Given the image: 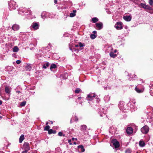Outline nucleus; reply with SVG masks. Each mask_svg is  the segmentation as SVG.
Masks as SVG:
<instances>
[{
	"instance_id": "obj_49",
	"label": "nucleus",
	"mask_w": 153,
	"mask_h": 153,
	"mask_svg": "<svg viewBox=\"0 0 153 153\" xmlns=\"http://www.w3.org/2000/svg\"><path fill=\"white\" fill-rule=\"evenodd\" d=\"M70 140H69V141H68L69 142H70Z\"/></svg>"
},
{
	"instance_id": "obj_45",
	"label": "nucleus",
	"mask_w": 153,
	"mask_h": 153,
	"mask_svg": "<svg viewBox=\"0 0 153 153\" xmlns=\"http://www.w3.org/2000/svg\"><path fill=\"white\" fill-rule=\"evenodd\" d=\"M72 139L73 140H74V139H75V138H72Z\"/></svg>"
},
{
	"instance_id": "obj_9",
	"label": "nucleus",
	"mask_w": 153,
	"mask_h": 153,
	"mask_svg": "<svg viewBox=\"0 0 153 153\" xmlns=\"http://www.w3.org/2000/svg\"><path fill=\"white\" fill-rule=\"evenodd\" d=\"M32 27L35 30H37L38 29L39 26L38 24L36 23H33L32 25Z\"/></svg>"
},
{
	"instance_id": "obj_16",
	"label": "nucleus",
	"mask_w": 153,
	"mask_h": 153,
	"mask_svg": "<svg viewBox=\"0 0 153 153\" xmlns=\"http://www.w3.org/2000/svg\"><path fill=\"white\" fill-rule=\"evenodd\" d=\"M24 139V135L22 134L19 138V143H21Z\"/></svg>"
},
{
	"instance_id": "obj_39",
	"label": "nucleus",
	"mask_w": 153,
	"mask_h": 153,
	"mask_svg": "<svg viewBox=\"0 0 153 153\" xmlns=\"http://www.w3.org/2000/svg\"><path fill=\"white\" fill-rule=\"evenodd\" d=\"M2 101L1 100H0V105H1L2 103Z\"/></svg>"
},
{
	"instance_id": "obj_42",
	"label": "nucleus",
	"mask_w": 153,
	"mask_h": 153,
	"mask_svg": "<svg viewBox=\"0 0 153 153\" xmlns=\"http://www.w3.org/2000/svg\"><path fill=\"white\" fill-rule=\"evenodd\" d=\"M78 120V118H76L75 119V120L76 121H77Z\"/></svg>"
},
{
	"instance_id": "obj_21",
	"label": "nucleus",
	"mask_w": 153,
	"mask_h": 153,
	"mask_svg": "<svg viewBox=\"0 0 153 153\" xmlns=\"http://www.w3.org/2000/svg\"><path fill=\"white\" fill-rule=\"evenodd\" d=\"M78 147L79 148H81V150L82 152H83L85 151V150L82 145H79L78 146Z\"/></svg>"
},
{
	"instance_id": "obj_8",
	"label": "nucleus",
	"mask_w": 153,
	"mask_h": 153,
	"mask_svg": "<svg viewBox=\"0 0 153 153\" xmlns=\"http://www.w3.org/2000/svg\"><path fill=\"white\" fill-rule=\"evenodd\" d=\"M123 19L126 21H130L131 19V18L130 16H125L123 17Z\"/></svg>"
},
{
	"instance_id": "obj_47",
	"label": "nucleus",
	"mask_w": 153,
	"mask_h": 153,
	"mask_svg": "<svg viewBox=\"0 0 153 153\" xmlns=\"http://www.w3.org/2000/svg\"><path fill=\"white\" fill-rule=\"evenodd\" d=\"M74 144H76V143H75V142H74Z\"/></svg>"
},
{
	"instance_id": "obj_50",
	"label": "nucleus",
	"mask_w": 153,
	"mask_h": 153,
	"mask_svg": "<svg viewBox=\"0 0 153 153\" xmlns=\"http://www.w3.org/2000/svg\"><path fill=\"white\" fill-rule=\"evenodd\" d=\"M76 140H77V139H75Z\"/></svg>"
},
{
	"instance_id": "obj_29",
	"label": "nucleus",
	"mask_w": 153,
	"mask_h": 153,
	"mask_svg": "<svg viewBox=\"0 0 153 153\" xmlns=\"http://www.w3.org/2000/svg\"><path fill=\"white\" fill-rule=\"evenodd\" d=\"M80 91V89L79 88H77L75 91V92L76 93H78Z\"/></svg>"
},
{
	"instance_id": "obj_33",
	"label": "nucleus",
	"mask_w": 153,
	"mask_h": 153,
	"mask_svg": "<svg viewBox=\"0 0 153 153\" xmlns=\"http://www.w3.org/2000/svg\"><path fill=\"white\" fill-rule=\"evenodd\" d=\"M58 134V135H59L60 136H61L63 135V133L62 132H59Z\"/></svg>"
},
{
	"instance_id": "obj_3",
	"label": "nucleus",
	"mask_w": 153,
	"mask_h": 153,
	"mask_svg": "<svg viewBox=\"0 0 153 153\" xmlns=\"http://www.w3.org/2000/svg\"><path fill=\"white\" fill-rule=\"evenodd\" d=\"M114 27L117 30H121L123 28L122 23L121 22H117L115 24Z\"/></svg>"
},
{
	"instance_id": "obj_41",
	"label": "nucleus",
	"mask_w": 153,
	"mask_h": 153,
	"mask_svg": "<svg viewBox=\"0 0 153 153\" xmlns=\"http://www.w3.org/2000/svg\"><path fill=\"white\" fill-rule=\"evenodd\" d=\"M81 98H82V97H78V99H81Z\"/></svg>"
},
{
	"instance_id": "obj_13",
	"label": "nucleus",
	"mask_w": 153,
	"mask_h": 153,
	"mask_svg": "<svg viewBox=\"0 0 153 153\" xmlns=\"http://www.w3.org/2000/svg\"><path fill=\"white\" fill-rule=\"evenodd\" d=\"M76 10H73V12L71 13L70 14V16L71 17H73L76 15Z\"/></svg>"
},
{
	"instance_id": "obj_10",
	"label": "nucleus",
	"mask_w": 153,
	"mask_h": 153,
	"mask_svg": "<svg viewBox=\"0 0 153 153\" xmlns=\"http://www.w3.org/2000/svg\"><path fill=\"white\" fill-rule=\"evenodd\" d=\"M96 25L97 27L99 29H100L102 28V23H97Z\"/></svg>"
},
{
	"instance_id": "obj_20",
	"label": "nucleus",
	"mask_w": 153,
	"mask_h": 153,
	"mask_svg": "<svg viewBox=\"0 0 153 153\" xmlns=\"http://www.w3.org/2000/svg\"><path fill=\"white\" fill-rule=\"evenodd\" d=\"M135 89L137 92L139 93H141L143 92V90H140L137 88V87L135 88Z\"/></svg>"
},
{
	"instance_id": "obj_24",
	"label": "nucleus",
	"mask_w": 153,
	"mask_h": 153,
	"mask_svg": "<svg viewBox=\"0 0 153 153\" xmlns=\"http://www.w3.org/2000/svg\"><path fill=\"white\" fill-rule=\"evenodd\" d=\"M90 37L91 39H94L96 37V36L94 34H92L91 35Z\"/></svg>"
},
{
	"instance_id": "obj_22",
	"label": "nucleus",
	"mask_w": 153,
	"mask_h": 153,
	"mask_svg": "<svg viewBox=\"0 0 153 153\" xmlns=\"http://www.w3.org/2000/svg\"><path fill=\"white\" fill-rule=\"evenodd\" d=\"M98 19L96 17H94L92 19V21L93 23H95L97 22Z\"/></svg>"
},
{
	"instance_id": "obj_11",
	"label": "nucleus",
	"mask_w": 153,
	"mask_h": 153,
	"mask_svg": "<svg viewBox=\"0 0 153 153\" xmlns=\"http://www.w3.org/2000/svg\"><path fill=\"white\" fill-rule=\"evenodd\" d=\"M19 28V26L18 25H13L12 26V29L14 30H18Z\"/></svg>"
},
{
	"instance_id": "obj_14",
	"label": "nucleus",
	"mask_w": 153,
	"mask_h": 153,
	"mask_svg": "<svg viewBox=\"0 0 153 153\" xmlns=\"http://www.w3.org/2000/svg\"><path fill=\"white\" fill-rule=\"evenodd\" d=\"M18 51V48L16 46H15L13 49V51L14 52H17Z\"/></svg>"
},
{
	"instance_id": "obj_2",
	"label": "nucleus",
	"mask_w": 153,
	"mask_h": 153,
	"mask_svg": "<svg viewBox=\"0 0 153 153\" xmlns=\"http://www.w3.org/2000/svg\"><path fill=\"white\" fill-rule=\"evenodd\" d=\"M96 96V95L94 94H90L87 95V100L88 101H92Z\"/></svg>"
},
{
	"instance_id": "obj_38",
	"label": "nucleus",
	"mask_w": 153,
	"mask_h": 153,
	"mask_svg": "<svg viewBox=\"0 0 153 153\" xmlns=\"http://www.w3.org/2000/svg\"><path fill=\"white\" fill-rule=\"evenodd\" d=\"M75 46L76 47H78L79 46V45H75Z\"/></svg>"
},
{
	"instance_id": "obj_34",
	"label": "nucleus",
	"mask_w": 153,
	"mask_h": 153,
	"mask_svg": "<svg viewBox=\"0 0 153 153\" xmlns=\"http://www.w3.org/2000/svg\"><path fill=\"white\" fill-rule=\"evenodd\" d=\"M16 62L17 64H19L21 63V61L20 60H17L16 61Z\"/></svg>"
},
{
	"instance_id": "obj_23",
	"label": "nucleus",
	"mask_w": 153,
	"mask_h": 153,
	"mask_svg": "<svg viewBox=\"0 0 153 153\" xmlns=\"http://www.w3.org/2000/svg\"><path fill=\"white\" fill-rule=\"evenodd\" d=\"M56 67V65L55 64L51 65L50 67V69L51 70L53 68H55Z\"/></svg>"
},
{
	"instance_id": "obj_4",
	"label": "nucleus",
	"mask_w": 153,
	"mask_h": 153,
	"mask_svg": "<svg viewBox=\"0 0 153 153\" xmlns=\"http://www.w3.org/2000/svg\"><path fill=\"white\" fill-rule=\"evenodd\" d=\"M111 142L115 148H118L119 147V143L116 139L112 140Z\"/></svg>"
},
{
	"instance_id": "obj_27",
	"label": "nucleus",
	"mask_w": 153,
	"mask_h": 153,
	"mask_svg": "<svg viewBox=\"0 0 153 153\" xmlns=\"http://www.w3.org/2000/svg\"><path fill=\"white\" fill-rule=\"evenodd\" d=\"M149 2L151 6L153 5V0H149Z\"/></svg>"
},
{
	"instance_id": "obj_48",
	"label": "nucleus",
	"mask_w": 153,
	"mask_h": 153,
	"mask_svg": "<svg viewBox=\"0 0 153 153\" xmlns=\"http://www.w3.org/2000/svg\"><path fill=\"white\" fill-rule=\"evenodd\" d=\"M51 123L52 124L53 123V122L52 121H51Z\"/></svg>"
},
{
	"instance_id": "obj_37",
	"label": "nucleus",
	"mask_w": 153,
	"mask_h": 153,
	"mask_svg": "<svg viewBox=\"0 0 153 153\" xmlns=\"http://www.w3.org/2000/svg\"><path fill=\"white\" fill-rule=\"evenodd\" d=\"M54 2L55 4H56L57 3V0H54Z\"/></svg>"
},
{
	"instance_id": "obj_43",
	"label": "nucleus",
	"mask_w": 153,
	"mask_h": 153,
	"mask_svg": "<svg viewBox=\"0 0 153 153\" xmlns=\"http://www.w3.org/2000/svg\"><path fill=\"white\" fill-rule=\"evenodd\" d=\"M117 52V50H115L114 51V53H115Z\"/></svg>"
},
{
	"instance_id": "obj_25",
	"label": "nucleus",
	"mask_w": 153,
	"mask_h": 153,
	"mask_svg": "<svg viewBox=\"0 0 153 153\" xmlns=\"http://www.w3.org/2000/svg\"><path fill=\"white\" fill-rule=\"evenodd\" d=\"M131 149H128L125 151V153H131Z\"/></svg>"
},
{
	"instance_id": "obj_36",
	"label": "nucleus",
	"mask_w": 153,
	"mask_h": 153,
	"mask_svg": "<svg viewBox=\"0 0 153 153\" xmlns=\"http://www.w3.org/2000/svg\"><path fill=\"white\" fill-rule=\"evenodd\" d=\"M20 92H21L20 91H16V93H17L19 94V93H20Z\"/></svg>"
},
{
	"instance_id": "obj_46",
	"label": "nucleus",
	"mask_w": 153,
	"mask_h": 153,
	"mask_svg": "<svg viewBox=\"0 0 153 153\" xmlns=\"http://www.w3.org/2000/svg\"><path fill=\"white\" fill-rule=\"evenodd\" d=\"M48 122H47V123H46V125H47L48 124Z\"/></svg>"
},
{
	"instance_id": "obj_19",
	"label": "nucleus",
	"mask_w": 153,
	"mask_h": 153,
	"mask_svg": "<svg viewBox=\"0 0 153 153\" xmlns=\"http://www.w3.org/2000/svg\"><path fill=\"white\" fill-rule=\"evenodd\" d=\"M26 70V71H30L31 69V66L29 65H27L25 67Z\"/></svg>"
},
{
	"instance_id": "obj_17",
	"label": "nucleus",
	"mask_w": 153,
	"mask_h": 153,
	"mask_svg": "<svg viewBox=\"0 0 153 153\" xmlns=\"http://www.w3.org/2000/svg\"><path fill=\"white\" fill-rule=\"evenodd\" d=\"M139 145L140 146L143 147L144 146L145 144L143 141H140L139 143Z\"/></svg>"
},
{
	"instance_id": "obj_1",
	"label": "nucleus",
	"mask_w": 153,
	"mask_h": 153,
	"mask_svg": "<svg viewBox=\"0 0 153 153\" xmlns=\"http://www.w3.org/2000/svg\"><path fill=\"white\" fill-rule=\"evenodd\" d=\"M149 128L148 126H145L141 129V131L142 132L145 134H146L149 132Z\"/></svg>"
},
{
	"instance_id": "obj_18",
	"label": "nucleus",
	"mask_w": 153,
	"mask_h": 153,
	"mask_svg": "<svg viewBox=\"0 0 153 153\" xmlns=\"http://www.w3.org/2000/svg\"><path fill=\"white\" fill-rule=\"evenodd\" d=\"M49 63L48 62H46L45 63V64H44L43 65V68L45 69L47 67H48L49 65Z\"/></svg>"
},
{
	"instance_id": "obj_40",
	"label": "nucleus",
	"mask_w": 153,
	"mask_h": 153,
	"mask_svg": "<svg viewBox=\"0 0 153 153\" xmlns=\"http://www.w3.org/2000/svg\"><path fill=\"white\" fill-rule=\"evenodd\" d=\"M56 132V131H53V133H54V134H55V133Z\"/></svg>"
},
{
	"instance_id": "obj_12",
	"label": "nucleus",
	"mask_w": 153,
	"mask_h": 153,
	"mask_svg": "<svg viewBox=\"0 0 153 153\" xmlns=\"http://www.w3.org/2000/svg\"><path fill=\"white\" fill-rule=\"evenodd\" d=\"M5 91L6 93L8 94L9 95L10 94V88L7 87L5 88Z\"/></svg>"
},
{
	"instance_id": "obj_5",
	"label": "nucleus",
	"mask_w": 153,
	"mask_h": 153,
	"mask_svg": "<svg viewBox=\"0 0 153 153\" xmlns=\"http://www.w3.org/2000/svg\"><path fill=\"white\" fill-rule=\"evenodd\" d=\"M139 6L145 9L150 10L151 9V7L149 6L148 5H146V4L143 3H141L140 4Z\"/></svg>"
},
{
	"instance_id": "obj_35",
	"label": "nucleus",
	"mask_w": 153,
	"mask_h": 153,
	"mask_svg": "<svg viewBox=\"0 0 153 153\" xmlns=\"http://www.w3.org/2000/svg\"><path fill=\"white\" fill-rule=\"evenodd\" d=\"M27 150H25V151L22 152V153H27Z\"/></svg>"
},
{
	"instance_id": "obj_7",
	"label": "nucleus",
	"mask_w": 153,
	"mask_h": 153,
	"mask_svg": "<svg viewBox=\"0 0 153 153\" xmlns=\"http://www.w3.org/2000/svg\"><path fill=\"white\" fill-rule=\"evenodd\" d=\"M126 132L127 134H130L133 132V129L131 127H129L127 128L126 130Z\"/></svg>"
},
{
	"instance_id": "obj_15",
	"label": "nucleus",
	"mask_w": 153,
	"mask_h": 153,
	"mask_svg": "<svg viewBox=\"0 0 153 153\" xmlns=\"http://www.w3.org/2000/svg\"><path fill=\"white\" fill-rule=\"evenodd\" d=\"M110 55L111 57H113V58H114L117 56V55L116 54H114V52H111L110 53Z\"/></svg>"
},
{
	"instance_id": "obj_26",
	"label": "nucleus",
	"mask_w": 153,
	"mask_h": 153,
	"mask_svg": "<svg viewBox=\"0 0 153 153\" xmlns=\"http://www.w3.org/2000/svg\"><path fill=\"white\" fill-rule=\"evenodd\" d=\"M50 126H47L45 128L44 130L46 131H48L49 130L50 128Z\"/></svg>"
},
{
	"instance_id": "obj_6",
	"label": "nucleus",
	"mask_w": 153,
	"mask_h": 153,
	"mask_svg": "<svg viewBox=\"0 0 153 153\" xmlns=\"http://www.w3.org/2000/svg\"><path fill=\"white\" fill-rule=\"evenodd\" d=\"M23 147L25 150L28 151L30 149V147L29 146V144L27 143H24L23 146Z\"/></svg>"
},
{
	"instance_id": "obj_31",
	"label": "nucleus",
	"mask_w": 153,
	"mask_h": 153,
	"mask_svg": "<svg viewBox=\"0 0 153 153\" xmlns=\"http://www.w3.org/2000/svg\"><path fill=\"white\" fill-rule=\"evenodd\" d=\"M79 46L80 47H82L84 46L83 44L81 42L79 43Z\"/></svg>"
},
{
	"instance_id": "obj_32",
	"label": "nucleus",
	"mask_w": 153,
	"mask_h": 153,
	"mask_svg": "<svg viewBox=\"0 0 153 153\" xmlns=\"http://www.w3.org/2000/svg\"><path fill=\"white\" fill-rule=\"evenodd\" d=\"M82 129L83 130H85L86 129V127L85 125H83L82 126Z\"/></svg>"
},
{
	"instance_id": "obj_51",
	"label": "nucleus",
	"mask_w": 153,
	"mask_h": 153,
	"mask_svg": "<svg viewBox=\"0 0 153 153\" xmlns=\"http://www.w3.org/2000/svg\"><path fill=\"white\" fill-rule=\"evenodd\" d=\"M1 117H0V118H1Z\"/></svg>"
},
{
	"instance_id": "obj_30",
	"label": "nucleus",
	"mask_w": 153,
	"mask_h": 153,
	"mask_svg": "<svg viewBox=\"0 0 153 153\" xmlns=\"http://www.w3.org/2000/svg\"><path fill=\"white\" fill-rule=\"evenodd\" d=\"M53 131L52 129L49 130L48 131L49 134H51L53 133Z\"/></svg>"
},
{
	"instance_id": "obj_44",
	"label": "nucleus",
	"mask_w": 153,
	"mask_h": 153,
	"mask_svg": "<svg viewBox=\"0 0 153 153\" xmlns=\"http://www.w3.org/2000/svg\"><path fill=\"white\" fill-rule=\"evenodd\" d=\"M93 33H96V31H94L93 32Z\"/></svg>"
},
{
	"instance_id": "obj_28",
	"label": "nucleus",
	"mask_w": 153,
	"mask_h": 153,
	"mask_svg": "<svg viewBox=\"0 0 153 153\" xmlns=\"http://www.w3.org/2000/svg\"><path fill=\"white\" fill-rule=\"evenodd\" d=\"M26 103V102L25 101H24L23 102H22L20 104V105L22 106H24Z\"/></svg>"
}]
</instances>
